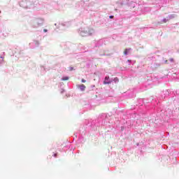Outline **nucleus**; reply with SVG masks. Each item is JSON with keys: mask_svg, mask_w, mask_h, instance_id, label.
I'll return each mask as SVG.
<instances>
[{"mask_svg": "<svg viewBox=\"0 0 179 179\" xmlns=\"http://www.w3.org/2000/svg\"><path fill=\"white\" fill-rule=\"evenodd\" d=\"M69 80V77H64L62 78V80Z\"/></svg>", "mask_w": 179, "mask_h": 179, "instance_id": "5", "label": "nucleus"}, {"mask_svg": "<svg viewBox=\"0 0 179 179\" xmlns=\"http://www.w3.org/2000/svg\"><path fill=\"white\" fill-rule=\"evenodd\" d=\"M109 17H110V19H114V16L113 15H110Z\"/></svg>", "mask_w": 179, "mask_h": 179, "instance_id": "9", "label": "nucleus"}, {"mask_svg": "<svg viewBox=\"0 0 179 179\" xmlns=\"http://www.w3.org/2000/svg\"><path fill=\"white\" fill-rule=\"evenodd\" d=\"M43 31H44L45 33H47L48 30H47V29H43Z\"/></svg>", "mask_w": 179, "mask_h": 179, "instance_id": "10", "label": "nucleus"}, {"mask_svg": "<svg viewBox=\"0 0 179 179\" xmlns=\"http://www.w3.org/2000/svg\"><path fill=\"white\" fill-rule=\"evenodd\" d=\"M43 23H44V20L43 18H36L34 20L35 26H42Z\"/></svg>", "mask_w": 179, "mask_h": 179, "instance_id": "1", "label": "nucleus"}, {"mask_svg": "<svg viewBox=\"0 0 179 179\" xmlns=\"http://www.w3.org/2000/svg\"><path fill=\"white\" fill-rule=\"evenodd\" d=\"M165 64H169V61H168V60H166V61H165Z\"/></svg>", "mask_w": 179, "mask_h": 179, "instance_id": "11", "label": "nucleus"}, {"mask_svg": "<svg viewBox=\"0 0 179 179\" xmlns=\"http://www.w3.org/2000/svg\"><path fill=\"white\" fill-rule=\"evenodd\" d=\"M104 85H108L110 84V81H108V78L106 77L105 80L103 81Z\"/></svg>", "mask_w": 179, "mask_h": 179, "instance_id": "3", "label": "nucleus"}, {"mask_svg": "<svg viewBox=\"0 0 179 179\" xmlns=\"http://www.w3.org/2000/svg\"><path fill=\"white\" fill-rule=\"evenodd\" d=\"M78 87L82 92H85V90H86V86L83 84L78 85Z\"/></svg>", "mask_w": 179, "mask_h": 179, "instance_id": "2", "label": "nucleus"}, {"mask_svg": "<svg viewBox=\"0 0 179 179\" xmlns=\"http://www.w3.org/2000/svg\"><path fill=\"white\" fill-rule=\"evenodd\" d=\"M131 49H125L124 51V55H128V51H129Z\"/></svg>", "mask_w": 179, "mask_h": 179, "instance_id": "4", "label": "nucleus"}, {"mask_svg": "<svg viewBox=\"0 0 179 179\" xmlns=\"http://www.w3.org/2000/svg\"><path fill=\"white\" fill-rule=\"evenodd\" d=\"M169 61H170L171 62H174V59L171 58V59H169Z\"/></svg>", "mask_w": 179, "mask_h": 179, "instance_id": "6", "label": "nucleus"}, {"mask_svg": "<svg viewBox=\"0 0 179 179\" xmlns=\"http://www.w3.org/2000/svg\"><path fill=\"white\" fill-rule=\"evenodd\" d=\"M81 82H82L83 83H86V80H85V79H82V80H81Z\"/></svg>", "mask_w": 179, "mask_h": 179, "instance_id": "7", "label": "nucleus"}, {"mask_svg": "<svg viewBox=\"0 0 179 179\" xmlns=\"http://www.w3.org/2000/svg\"><path fill=\"white\" fill-rule=\"evenodd\" d=\"M69 71H73V67L72 66L69 67Z\"/></svg>", "mask_w": 179, "mask_h": 179, "instance_id": "8", "label": "nucleus"}, {"mask_svg": "<svg viewBox=\"0 0 179 179\" xmlns=\"http://www.w3.org/2000/svg\"><path fill=\"white\" fill-rule=\"evenodd\" d=\"M0 13H1V11H0Z\"/></svg>", "mask_w": 179, "mask_h": 179, "instance_id": "12", "label": "nucleus"}]
</instances>
